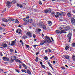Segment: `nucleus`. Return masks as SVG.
Wrapping results in <instances>:
<instances>
[{"label":"nucleus","instance_id":"f257e3e1","mask_svg":"<svg viewBox=\"0 0 75 75\" xmlns=\"http://www.w3.org/2000/svg\"><path fill=\"white\" fill-rule=\"evenodd\" d=\"M71 36H72V34L71 33H69L67 36V37L69 38V42H70L71 41Z\"/></svg>","mask_w":75,"mask_h":75},{"label":"nucleus","instance_id":"f03ea898","mask_svg":"<svg viewBox=\"0 0 75 75\" xmlns=\"http://www.w3.org/2000/svg\"><path fill=\"white\" fill-rule=\"evenodd\" d=\"M21 32H22V30L20 29H18L16 31V33L19 34H21Z\"/></svg>","mask_w":75,"mask_h":75},{"label":"nucleus","instance_id":"7ed1b4c3","mask_svg":"<svg viewBox=\"0 0 75 75\" xmlns=\"http://www.w3.org/2000/svg\"><path fill=\"white\" fill-rule=\"evenodd\" d=\"M3 60H4L5 61H8L10 60L9 58H7L6 57H3L2 58Z\"/></svg>","mask_w":75,"mask_h":75},{"label":"nucleus","instance_id":"20e7f679","mask_svg":"<svg viewBox=\"0 0 75 75\" xmlns=\"http://www.w3.org/2000/svg\"><path fill=\"white\" fill-rule=\"evenodd\" d=\"M1 46L3 48H6V47H7V46H8L7 45V44L5 43H2Z\"/></svg>","mask_w":75,"mask_h":75},{"label":"nucleus","instance_id":"39448f33","mask_svg":"<svg viewBox=\"0 0 75 75\" xmlns=\"http://www.w3.org/2000/svg\"><path fill=\"white\" fill-rule=\"evenodd\" d=\"M16 41L17 40L15 39L14 41H13L12 42H12V43L11 44V46L15 45H16Z\"/></svg>","mask_w":75,"mask_h":75},{"label":"nucleus","instance_id":"423d86ee","mask_svg":"<svg viewBox=\"0 0 75 75\" xmlns=\"http://www.w3.org/2000/svg\"><path fill=\"white\" fill-rule=\"evenodd\" d=\"M41 26H43L42 28L45 30H47V28L46 27V26H45L43 25H44V23H43V22H41Z\"/></svg>","mask_w":75,"mask_h":75},{"label":"nucleus","instance_id":"0eeeda50","mask_svg":"<svg viewBox=\"0 0 75 75\" xmlns=\"http://www.w3.org/2000/svg\"><path fill=\"white\" fill-rule=\"evenodd\" d=\"M45 41H46V42H47V44H50L51 42H52V41H51V39L45 40Z\"/></svg>","mask_w":75,"mask_h":75},{"label":"nucleus","instance_id":"6e6552de","mask_svg":"<svg viewBox=\"0 0 75 75\" xmlns=\"http://www.w3.org/2000/svg\"><path fill=\"white\" fill-rule=\"evenodd\" d=\"M63 57L67 59H69V57H70V56H68L67 54L63 55Z\"/></svg>","mask_w":75,"mask_h":75},{"label":"nucleus","instance_id":"1a4fd4ad","mask_svg":"<svg viewBox=\"0 0 75 75\" xmlns=\"http://www.w3.org/2000/svg\"><path fill=\"white\" fill-rule=\"evenodd\" d=\"M29 18V16H27V17H26V18H23L22 20L23 21H25V22H26V21H27V19H28V18Z\"/></svg>","mask_w":75,"mask_h":75},{"label":"nucleus","instance_id":"9d476101","mask_svg":"<svg viewBox=\"0 0 75 75\" xmlns=\"http://www.w3.org/2000/svg\"><path fill=\"white\" fill-rule=\"evenodd\" d=\"M6 4V6H7L8 8H10V7H11V6H10V1H8L7 2Z\"/></svg>","mask_w":75,"mask_h":75},{"label":"nucleus","instance_id":"9b49d317","mask_svg":"<svg viewBox=\"0 0 75 75\" xmlns=\"http://www.w3.org/2000/svg\"><path fill=\"white\" fill-rule=\"evenodd\" d=\"M26 35H28V36H29L30 37H32V34L30 32H27L26 33Z\"/></svg>","mask_w":75,"mask_h":75},{"label":"nucleus","instance_id":"f8f14e48","mask_svg":"<svg viewBox=\"0 0 75 75\" xmlns=\"http://www.w3.org/2000/svg\"><path fill=\"white\" fill-rule=\"evenodd\" d=\"M65 31H65V29H64V30H61L60 31V34H62V33H63L64 34H66L67 33V32H65Z\"/></svg>","mask_w":75,"mask_h":75},{"label":"nucleus","instance_id":"ddd939ff","mask_svg":"<svg viewBox=\"0 0 75 75\" xmlns=\"http://www.w3.org/2000/svg\"><path fill=\"white\" fill-rule=\"evenodd\" d=\"M45 43H46V40H43L40 43V45H44Z\"/></svg>","mask_w":75,"mask_h":75},{"label":"nucleus","instance_id":"4468645a","mask_svg":"<svg viewBox=\"0 0 75 75\" xmlns=\"http://www.w3.org/2000/svg\"><path fill=\"white\" fill-rule=\"evenodd\" d=\"M26 73H27L28 75H31V72L29 69H28L26 71Z\"/></svg>","mask_w":75,"mask_h":75},{"label":"nucleus","instance_id":"2eb2a0df","mask_svg":"<svg viewBox=\"0 0 75 75\" xmlns=\"http://www.w3.org/2000/svg\"><path fill=\"white\" fill-rule=\"evenodd\" d=\"M16 59H17V58L15 56H13L11 57V59L12 61H13V60H16Z\"/></svg>","mask_w":75,"mask_h":75},{"label":"nucleus","instance_id":"dca6fc26","mask_svg":"<svg viewBox=\"0 0 75 75\" xmlns=\"http://www.w3.org/2000/svg\"><path fill=\"white\" fill-rule=\"evenodd\" d=\"M48 64L50 66V67L52 68V69L53 70H54V69H53V67L52 66V64H50V62H48Z\"/></svg>","mask_w":75,"mask_h":75},{"label":"nucleus","instance_id":"f3484780","mask_svg":"<svg viewBox=\"0 0 75 75\" xmlns=\"http://www.w3.org/2000/svg\"><path fill=\"white\" fill-rule=\"evenodd\" d=\"M71 23L72 24H75V19L74 18L71 19Z\"/></svg>","mask_w":75,"mask_h":75},{"label":"nucleus","instance_id":"a211bd4d","mask_svg":"<svg viewBox=\"0 0 75 75\" xmlns=\"http://www.w3.org/2000/svg\"><path fill=\"white\" fill-rule=\"evenodd\" d=\"M70 29V27L69 26H67L66 27L65 29V31H68V30H69Z\"/></svg>","mask_w":75,"mask_h":75},{"label":"nucleus","instance_id":"6ab92c4d","mask_svg":"<svg viewBox=\"0 0 75 75\" xmlns=\"http://www.w3.org/2000/svg\"><path fill=\"white\" fill-rule=\"evenodd\" d=\"M16 2V0H13L11 2V3L12 4H15Z\"/></svg>","mask_w":75,"mask_h":75},{"label":"nucleus","instance_id":"aec40b11","mask_svg":"<svg viewBox=\"0 0 75 75\" xmlns=\"http://www.w3.org/2000/svg\"><path fill=\"white\" fill-rule=\"evenodd\" d=\"M52 22L51 21H49L48 22V25L49 26H51L52 25Z\"/></svg>","mask_w":75,"mask_h":75},{"label":"nucleus","instance_id":"412c9836","mask_svg":"<svg viewBox=\"0 0 75 75\" xmlns=\"http://www.w3.org/2000/svg\"><path fill=\"white\" fill-rule=\"evenodd\" d=\"M60 16H65V13L64 12L60 13Z\"/></svg>","mask_w":75,"mask_h":75},{"label":"nucleus","instance_id":"4be33fe9","mask_svg":"<svg viewBox=\"0 0 75 75\" xmlns=\"http://www.w3.org/2000/svg\"><path fill=\"white\" fill-rule=\"evenodd\" d=\"M17 7H19L20 8H22L23 7V6L21 4H17Z\"/></svg>","mask_w":75,"mask_h":75},{"label":"nucleus","instance_id":"5701e85b","mask_svg":"<svg viewBox=\"0 0 75 75\" xmlns=\"http://www.w3.org/2000/svg\"><path fill=\"white\" fill-rule=\"evenodd\" d=\"M2 20L4 22H8V20L5 18H3L2 19Z\"/></svg>","mask_w":75,"mask_h":75},{"label":"nucleus","instance_id":"b1692460","mask_svg":"<svg viewBox=\"0 0 75 75\" xmlns=\"http://www.w3.org/2000/svg\"><path fill=\"white\" fill-rule=\"evenodd\" d=\"M51 15L52 16H54L55 15V13L54 12H52Z\"/></svg>","mask_w":75,"mask_h":75},{"label":"nucleus","instance_id":"393cba45","mask_svg":"<svg viewBox=\"0 0 75 75\" xmlns=\"http://www.w3.org/2000/svg\"><path fill=\"white\" fill-rule=\"evenodd\" d=\"M9 21H14L15 20V19L13 18H9L8 19Z\"/></svg>","mask_w":75,"mask_h":75},{"label":"nucleus","instance_id":"a878e982","mask_svg":"<svg viewBox=\"0 0 75 75\" xmlns=\"http://www.w3.org/2000/svg\"><path fill=\"white\" fill-rule=\"evenodd\" d=\"M28 22L29 23L28 24H29V23H31L33 22V20L32 19H30L28 20Z\"/></svg>","mask_w":75,"mask_h":75},{"label":"nucleus","instance_id":"bb28decb","mask_svg":"<svg viewBox=\"0 0 75 75\" xmlns=\"http://www.w3.org/2000/svg\"><path fill=\"white\" fill-rule=\"evenodd\" d=\"M21 71L23 72H25V73H27V71L26 70L22 69L21 70Z\"/></svg>","mask_w":75,"mask_h":75},{"label":"nucleus","instance_id":"cd10ccee","mask_svg":"<svg viewBox=\"0 0 75 75\" xmlns=\"http://www.w3.org/2000/svg\"><path fill=\"white\" fill-rule=\"evenodd\" d=\"M22 39H24V40H25V39H27V36H23L22 37Z\"/></svg>","mask_w":75,"mask_h":75},{"label":"nucleus","instance_id":"c85d7f7f","mask_svg":"<svg viewBox=\"0 0 75 75\" xmlns=\"http://www.w3.org/2000/svg\"><path fill=\"white\" fill-rule=\"evenodd\" d=\"M55 32L56 34H59V33H60V31L58 30H56L55 31Z\"/></svg>","mask_w":75,"mask_h":75},{"label":"nucleus","instance_id":"c756f323","mask_svg":"<svg viewBox=\"0 0 75 75\" xmlns=\"http://www.w3.org/2000/svg\"><path fill=\"white\" fill-rule=\"evenodd\" d=\"M15 23H17L18 24L19 23V21H18L17 19H16L15 20Z\"/></svg>","mask_w":75,"mask_h":75},{"label":"nucleus","instance_id":"7c9ffc66","mask_svg":"<svg viewBox=\"0 0 75 75\" xmlns=\"http://www.w3.org/2000/svg\"><path fill=\"white\" fill-rule=\"evenodd\" d=\"M45 39L46 40H50L51 38L50 37L47 36H45Z\"/></svg>","mask_w":75,"mask_h":75},{"label":"nucleus","instance_id":"2f4dec72","mask_svg":"<svg viewBox=\"0 0 75 75\" xmlns=\"http://www.w3.org/2000/svg\"><path fill=\"white\" fill-rule=\"evenodd\" d=\"M43 58L45 59V60H47L48 59V57L47 56H45L44 57H43Z\"/></svg>","mask_w":75,"mask_h":75},{"label":"nucleus","instance_id":"473e14b6","mask_svg":"<svg viewBox=\"0 0 75 75\" xmlns=\"http://www.w3.org/2000/svg\"><path fill=\"white\" fill-rule=\"evenodd\" d=\"M20 42H21V44L22 45V46H23V45H24V42H23V40H21L20 41Z\"/></svg>","mask_w":75,"mask_h":75},{"label":"nucleus","instance_id":"72a5a7b5","mask_svg":"<svg viewBox=\"0 0 75 75\" xmlns=\"http://www.w3.org/2000/svg\"><path fill=\"white\" fill-rule=\"evenodd\" d=\"M65 48L66 50H68V49L69 48V47L68 46H67L65 47Z\"/></svg>","mask_w":75,"mask_h":75},{"label":"nucleus","instance_id":"f704fd0d","mask_svg":"<svg viewBox=\"0 0 75 75\" xmlns=\"http://www.w3.org/2000/svg\"><path fill=\"white\" fill-rule=\"evenodd\" d=\"M35 61H36V62H38V57H36Z\"/></svg>","mask_w":75,"mask_h":75},{"label":"nucleus","instance_id":"c9c22d12","mask_svg":"<svg viewBox=\"0 0 75 75\" xmlns=\"http://www.w3.org/2000/svg\"><path fill=\"white\" fill-rule=\"evenodd\" d=\"M48 13H51V10L50 9H49L47 10Z\"/></svg>","mask_w":75,"mask_h":75},{"label":"nucleus","instance_id":"e433bc0d","mask_svg":"<svg viewBox=\"0 0 75 75\" xmlns=\"http://www.w3.org/2000/svg\"><path fill=\"white\" fill-rule=\"evenodd\" d=\"M56 15L58 16H60V13H59L58 12H57L56 13Z\"/></svg>","mask_w":75,"mask_h":75},{"label":"nucleus","instance_id":"4c0bfd02","mask_svg":"<svg viewBox=\"0 0 75 75\" xmlns=\"http://www.w3.org/2000/svg\"><path fill=\"white\" fill-rule=\"evenodd\" d=\"M71 46L72 47H75V43H73L71 44Z\"/></svg>","mask_w":75,"mask_h":75},{"label":"nucleus","instance_id":"58836bf2","mask_svg":"<svg viewBox=\"0 0 75 75\" xmlns=\"http://www.w3.org/2000/svg\"><path fill=\"white\" fill-rule=\"evenodd\" d=\"M41 67L42 68H43L44 69H45V66L44 65H42V66H41Z\"/></svg>","mask_w":75,"mask_h":75},{"label":"nucleus","instance_id":"ea45409f","mask_svg":"<svg viewBox=\"0 0 75 75\" xmlns=\"http://www.w3.org/2000/svg\"><path fill=\"white\" fill-rule=\"evenodd\" d=\"M47 74L48 75H52L50 71H48L47 72Z\"/></svg>","mask_w":75,"mask_h":75},{"label":"nucleus","instance_id":"a19ab883","mask_svg":"<svg viewBox=\"0 0 75 75\" xmlns=\"http://www.w3.org/2000/svg\"><path fill=\"white\" fill-rule=\"evenodd\" d=\"M54 57H55V56H52V57L50 58V59H53V58H54Z\"/></svg>","mask_w":75,"mask_h":75},{"label":"nucleus","instance_id":"79ce46f5","mask_svg":"<svg viewBox=\"0 0 75 75\" xmlns=\"http://www.w3.org/2000/svg\"><path fill=\"white\" fill-rule=\"evenodd\" d=\"M67 16L68 17H71V13H67Z\"/></svg>","mask_w":75,"mask_h":75},{"label":"nucleus","instance_id":"37998d69","mask_svg":"<svg viewBox=\"0 0 75 75\" xmlns=\"http://www.w3.org/2000/svg\"><path fill=\"white\" fill-rule=\"evenodd\" d=\"M37 30L38 32H40V31H41L42 30L38 28L37 29Z\"/></svg>","mask_w":75,"mask_h":75},{"label":"nucleus","instance_id":"c03bdc74","mask_svg":"<svg viewBox=\"0 0 75 75\" xmlns=\"http://www.w3.org/2000/svg\"><path fill=\"white\" fill-rule=\"evenodd\" d=\"M15 61L16 62H19L20 61V60L19 59H17L15 60Z\"/></svg>","mask_w":75,"mask_h":75},{"label":"nucleus","instance_id":"a18cd8bd","mask_svg":"<svg viewBox=\"0 0 75 75\" xmlns=\"http://www.w3.org/2000/svg\"><path fill=\"white\" fill-rule=\"evenodd\" d=\"M70 50H69V51H71L72 50H73V48L72 47H70L69 48Z\"/></svg>","mask_w":75,"mask_h":75},{"label":"nucleus","instance_id":"49530a36","mask_svg":"<svg viewBox=\"0 0 75 75\" xmlns=\"http://www.w3.org/2000/svg\"><path fill=\"white\" fill-rule=\"evenodd\" d=\"M39 4H40V5H41L42 4V3H41V1H39Z\"/></svg>","mask_w":75,"mask_h":75},{"label":"nucleus","instance_id":"de8ad7c7","mask_svg":"<svg viewBox=\"0 0 75 75\" xmlns=\"http://www.w3.org/2000/svg\"><path fill=\"white\" fill-rule=\"evenodd\" d=\"M61 68H62V69H64V70L65 69V68L64 67H61Z\"/></svg>","mask_w":75,"mask_h":75},{"label":"nucleus","instance_id":"09e8293b","mask_svg":"<svg viewBox=\"0 0 75 75\" xmlns=\"http://www.w3.org/2000/svg\"><path fill=\"white\" fill-rule=\"evenodd\" d=\"M33 38H35L36 37V35H35V34H33Z\"/></svg>","mask_w":75,"mask_h":75},{"label":"nucleus","instance_id":"8fccbe9b","mask_svg":"<svg viewBox=\"0 0 75 75\" xmlns=\"http://www.w3.org/2000/svg\"><path fill=\"white\" fill-rule=\"evenodd\" d=\"M45 13H48V11L47 10H45Z\"/></svg>","mask_w":75,"mask_h":75},{"label":"nucleus","instance_id":"3c124183","mask_svg":"<svg viewBox=\"0 0 75 75\" xmlns=\"http://www.w3.org/2000/svg\"><path fill=\"white\" fill-rule=\"evenodd\" d=\"M26 47L27 48H29V47H30V46L29 45H26Z\"/></svg>","mask_w":75,"mask_h":75},{"label":"nucleus","instance_id":"603ef678","mask_svg":"<svg viewBox=\"0 0 75 75\" xmlns=\"http://www.w3.org/2000/svg\"><path fill=\"white\" fill-rule=\"evenodd\" d=\"M40 62V65H41V66L43 65L42 64V62Z\"/></svg>","mask_w":75,"mask_h":75},{"label":"nucleus","instance_id":"864d4df0","mask_svg":"<svg viewBox=\"0 0 75 75\" xmlns=\"http://www.w3.org/2000/svg\"><path fill=\"white\" fill-rule=\"evenodd\" d=\"M48 52H51V51H52V50H51L50 49H48Z\"/></svg>","mask_w":75,"mask_h":75},{"label":"nucleus","instance_id":"5fc2aeb1","mask_svg":"<svg viewBox=\"0 0 75 75\" xmlns=\"http://www.w3.org/2000/svg\"><path fill=\"white\" fill-rule=\"evenodd\" d=\"M1 25H3V26H4V27L6 26L5 25H4V24H1Z\"/></svg>","mask_w":75,"mask_h":75},{"label":"nucleus","instance_id":"6e6d98bb","mask_svg":"<svg viewBox=\"0 0 75 75\" xmlns=\"http://www.w3.org/2000/svg\"><path fill=\"white\" fill-rule=\"evenodd\" d=\"M10 51L11 52H13V49H11L10 50Z\"/></svg>","mask_w":75,"mask_h":75},{"label":"nucleus","instance_id":"4d7b16f0","mask_svg":"<svg viewBox=\"0 0 75 75\" xmlns=\"http://www.w3.org/2000/svg\"><path fill=\"white\" fill-rule=\"evenodd\" d=\"M0 55L1 56H3V54H2V52H0Z\"/></svg>","mask_w":75,"mask_h":75},{"label":"nucleus","instance_id":"13d9d810","mask_svg":"<svg viewBox=\"0 0 75 75\" xmlns=\"http://www.w3.org/2000/svg\"><path fill=\"white\" fill-rule=\"evenodd\" d=\"M6 10H7V9H6V8L4 9V10H3V12H5V11H6Z\"/></svg>","mask_w":75,"mask_h":75},{"label":"nucleus","instance_id":"bf43d9fd","mask_svg":"<svg viewBox=\"0 0 75 75\" xmlns=\"http://www.w3.org/2000/svg\"><path fill=\"white\" fill-rule=\"evenodd\" d=\"M24 68L25 69H27V66H25L24 67Z\"/></svg>","mask_w":75,"mask_h":75},{"label":"nucleus","instance_id":"052dcab7","mask_svg":"<svg viewBox=\"0 0 75 75\" xmlns=\"http://www.w3.org/2000/svg\"><path fill=\"white\" fill-rule=\"evenodd\" d=\"M55 17H56V18H58V17H59V16H58L57 15H55Z\"/></svg>","mask_w":75,"mask_h":75},{"label":"nucleus","instance_id":"680f3d73","mask_svg":"<svg viewBox=\"0 0 75 75\" xmlns=\"http://www.w3.org/2000/svg\"><path fill=\"white\" fill-rule=\"evenodd\" d=\"M36 46H37V45H33V47L35 48V49H36Z\"/></svg>","mask_w":75,"mask_h":75},{"label":"nucleus","instance_id":"e2e57ef3","mask_svg":"<svg viewBox=\"0 0 75 75\" xmlns=\"http://www.w3.org/2000/svg\"><path fill=\"white\" fill-rule=\"evenodd\" d=\"M22 65L23 67H25V66H26V65H25L24 64H23Z\"/></svg>","mask_w":75,"mask_h":75},{"label":"nucleus","instance_id":"0e129e2a","mask_svg":"<svg viewBox=\"0 0 75 75\" xmlns=\"http://www.w3.org/2000/svg\"><path fill=\"white\" fill-rule=\"evenodd\" d=\"M53 64H55V61H53Z\"/></svg>","mask_w":75,"mask_h":75},{"label":"nucleus","instance_id":"69168bd1","mask_svg":"<svg viewBox=\"0 0 75 75\" xmlns=\"http://www.w3.org/2000/svg\"><path fill=\"white\" fill-rule=\"evenodd\" d=\"M60 30H63L64 28H61V27H59Z\"/></svg>","mask_w":75,"mask_h":75},{"label":"nucleus","instance_id":"338daca9","mask_svg":"<svg viewBox=\"0 0 75 75\" xmlns=\"http://www.w3.org/2000/svg\"><path fill=\"white\" fill-rule=\"evenodd\" d=\"M16 72H18V73H20V71H19L18 70H16Z\"/></svg>","mask_w":75,"mask_h":75},{"label":"nucleus","instance_id":"774afa93","mask_svg":"<svg viewBox=\"0 0 75 75\" xmlns=\"http://www.w3.org/2000/svg\"><path fill=\"white\" fill-rule=\"evenodd\" d=\"M39 52H36V55H37L38 54H39Z\"/></svg>","mask_w":75,"mask_h":75}]
</instances>
